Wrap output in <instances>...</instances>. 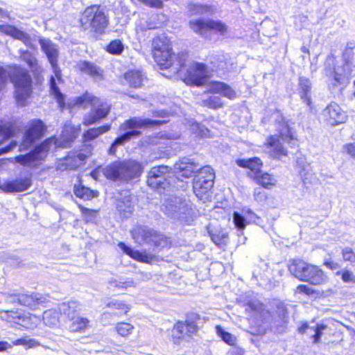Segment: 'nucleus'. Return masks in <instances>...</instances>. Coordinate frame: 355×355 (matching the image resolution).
<instances>
[{
  "label": "nucleus",
  "instance_id": "obj_16",
  "mask_svg": "<svg viewBox=\"0 0 355 355\" xmlns=\"http://www.w3.org/2000/svg\"><path fill=\"white\" fill-rule=\"evenodd\" d=\"M40 44L48 58L55 77L58 80H61V70L58 64V50L56 46L47 39H40Z\"/></svg>",
  "mask_w": 355,
  "mask_h": 355
},
{
  "label": "nucleus",
  "instance_id": "obj_49",
  "mask_svg": "<svg viewBox=\"0 0 355 355\" xmlns=\"http://www.w3.org/2000/svg\"><path fill=\"white\" fill-rule=\"evenodd\" d=\"M209 174L212 176V181H214L215 173L214 169L209 166H205L203 167L200 166L194 178H199L200 177V180H207Z\"/></svg>",
  "mask_w": 355,
  "mask_h": 355
},
{
  "label": "nucleus",
  "instance_id": "obj_4",
  "mask_svg": "<svg viewBox=\"0 0 355 355\" xmlns=\"http://www.w3.org/2000/svg\"><path fill=\"white\" fill-rule=\"evenodd\" d=\"M103 172L108 180L123 183L138 178L142 167L135 160L114 162L103 168Z\"/></svg>",
  "mask_w": 355,
  "mask_h": 355
},
{
  "label": "nucleus",
  "instance_id": "obj_51",
  "mask_svg": "<svg viewBox=\"0 0 355 355\" xmlns=\"http://www.w3.org/2000/svg\"><path fill=\"white\" fill-rule=\"evenodd\" d=\"M49 85L51 94L55 97L58 103H61V102L64 101V96L58 87L55 82V78L53 76H51Z\"/></svg>",
  "mask_w": 355,
  "mask_h": 355
},
{
  "label": "nucleus",
  "instance_id": "obj_28",
  "mask_svg": "<svg viewBox=\"0 0 355 355\" xmlns=\"http://www.w3.org/2000/svg\"><path fill=\"white\" fill-rule=\"evenodd\" d=\"M0 32L21 40L28 46H33L32 40L29 35L13 26L1 24L0 25Z\"/></svg>",
  "mask_w": 355,
  "mask_h": 355
},
{
  "label": "nucleus",
  "instance_id": "obj_17",
  "mask_svg": "<svg viewBox=\"0 0 355 355\" xmlns=\"http://www.w3.org/2000/svg\"><path fill=\"white\" fill-rule=\"evenodd\" d=\"M207 71L206 66L202 63H193L186 71L185 79L191 84L202 85L207 80Z\"/></svg>",
  "mask_w": 355,
  "mask_h": 355
},
{
  "label": "nucleus",
  "instance_id": "obj_1",
  "mask_svg": "<svg viewBox=\"0 0 355 355\" xmlns=\"http://www.w3.org/2000/svg\"><path fill=\"white\" fill-rule=\"evenodd\" d=\"M353 55V50L345 48L343 53L344 64L341 66L336 65V58L333 53L327 57L323 71L334 87L345 86L349 83L354 71L352 63Z\"/></svg>",
  "mask_w": 355,
  "mask_h": 355
},
{
  "label": "nucleus",
  "instance_id": "obj_34",
  "mask_svg": "<svg viewBox=\"0 0 355 355\" xmlns=\"http://www.w3.org/2000/svg\"><path fill=\"white\" fill-rule=\"evenodd\" d=\"M308 263L301 259H294L288 266V270L297 279L302 281L306 274V269L309 267Z\"/></svg>",
  "mask_w": 355,
  "mask_h": 355
},
{
  "label": "nucleus",
  "instance_id": "obj_30",
  "mask_svg": "<svg viewBox=\"0 0 355 355\" xmlns=\"http://www.w3.org/2000/svg\"><path fill=\"white\" fill-rule=\"evenodd\" d=\"M236 164L242 168H248L250 170L248 176L254 179V176L259 174L262 166V162L258 157H252L248 159H238L236 160Z\"/></svg>",
  "mask_w": 355,
  "mask_h": 355
},
{
  "label": "nucleus",
  "instance_id": "obj_55",
  "mask_svg": "<svg viewBox=\"0 0 355 355\" xmlns=\"http://www.w3.org/2000/svg\"><path fill=\"white\" fill-rule=\"evenodd\" d=\"M233 220L236 227L239 230H243L245 227L247 220L245 215L242 216L238 212H234L233 214Z\"/></svg>",
  "mask_w": 355,
  "mask_h": 355
},
{
  "label": "nucleus",
  "instance_id": "obj_46",
  "mask_svg": "<svg viewBox=\"0 0 355 355\" xmlns=\"http://www.w3.org/2000/svg\"><path fill=\"white\" fill-rule=\"evenodd\" d=\"M188 9L190 15H202L205 13L210 12L211 11V6L208 5L190 3L188 6Z\"/></svg>",
  "mask_w": 355,
  "mask_h": 355
},
{
  "label": "nucleus",
  "instance_id": "obj_33",
  "mask_svg": "<svg viewBox=\"0 0 355 355\" xmlns=\"http://www.w3.org/2000/svg\"><path fill=\"white\" fill-rule=\"evenodd\" d=\"M118 245L124 253L129 255L130 257L133 258L135 260L144 263H149L152 260V257L147 254L145 252L135 250L130 247L126 245L123 242H120Z\"/></svg>",
  "mask_w": 355,
  "mask_h": 355
},
{
  "label": "nucleus",
  "instance_id": "obj_62",
  "mask_svg": "<svg viewBox=\"0 0 355 355\" xmlns=\"http://www.w3.org/2000/svg\"><path fill=\"white\" fill-rule=\"evenodd\" d=\"M34 342H35V340H32V339L26 340V338H21L15 340L13 342V345H28V347H32L33 343H34Z\"/></svg>",
  "mask_w": 355,
  "mask_h": 355
},
{
  "label": "nucleus",
  "instance_id": "obj_6",
  "mask_svg": "<svg viewBox=\"0 0 355 355\" xmlns=\"http://www.w3.org/2000/svg\"><path fill=\"white\" fill-rule=\"evenodd\" d=\"M109 19L99 6L87 7L82 14L80 24L85 31H89L97 35L105 33Z\"/></svg>",
  "mask_w": 355,
  "mask_h": 355
},
{
  "label": "nucleus",
  "instance_id": "obj_64",
  "mask_svg": "<svg viewBox=\"0 0 355 355\" xmlns=\"http://www.w3.org/2000/svg\"><path fill=\"white\" fill-rule=\"evenodd\" d=\"M345 148L347 153L355 159V142L345 145Z\"/></svg>",
  "mask_w": 355,
  "mask_h": 355
},
{
  "label": "nucleus",
  "instance_id": "obj_19",
  "mask_svg": "<svg viewBox=\"0 0 355 355\" xmlns=\"http://www.w3.org/2000/svg\"><path fill=\"white\" fill-rule=\"evenodd\" d=\"M200 166L192 159L184 157L174 164L172 170L178 176L190 178L198 171Z\"/></svg>",
  "mask_w": 355,
  "mask_h": 355
},
{
  "label": "nucleus",
  "instance_id": "obj_21",
  "mask_svg": "<svg viewBox=\"0 0 355 355\" xmlns=\"http://www.w3.org/2000/svg\"><path fill=\"white\" fill-rule=\"evenodd\" d=\"M116 207L120 216L123 218L130 217L134 211L132 198L129 191H123L116 200Z\"/></svg>",
  "mask_w": 355,
  "mask_h": 355
},
{
  "label": "nucleus",
  "instance_id": "obj_53",
  "mask_svg": "<svg viewBox=\"0 0 355 355\" xmlns=\"http://www.w3.org/2000/svg\"><path fill=\"white\" fill-rule=\"evenodd\" d=\"M134 327L127 322H119L116 325L115 329L121 336H126L132 333Z\"/></svg>",
  "mask_w": 355,
  "mask_h": 355
},
{
  "label": "nucleus",
  "instance_id": "obj_8",
  "mask_svg": "<svg viewBox=\"0 0 355 355\" xmlns=\"http://www.w3.org/2000/svg\"><path fill=\"white\" fill-rule=\"evenodd\" d=\"M152 46L154 59L162 69H168L173 65L175 55L172 53L170 40L164 34L155 37Z\"/></svg>",
  "mask_w": 355,
  "mask_h": 355
},
{
  "label": "nucleus",
  "instance_id": "obj_11",
  "mask_svg": "<svg viewBox=\"0 0 355 355\" xmlns=\"http://www.w3.org/2000/svg\"><path fill=\"white\" fill-rule=\"evenodd\" d=\"M54 143L53 138H49L35 146L30 153L15 157V162L23 166H30L35 161L43 160Z\"/></svg>",
  "mask_w": 355,
  "mask_h": 355
},
{
  "label": "nucleus",
  "instance_id": "obj_24",
  "mask_svg": "<svg viewBox=\"0 0 355 355\" xmlns=\"http://www.w3.org/2000/svg\"><path fill=\"white\" fill-rule=\"evenodd\" d=\"M32 317L37 318L35 315H24L20 311H8L1 315V318L8 322H15L26 328L31 327Z\"/></svg>",
  "mask_w": 355,
  "mask_h": 355
},
{
  "label": "nucleus",
  "instance_id": "obj_44",
  "mask_svg": "<svg viewBox=\"0 0 355 355\" xmlns=\"http://www.w3.org/2000/svg\"><path fill=\"white\" fill-rule=\"evenodd\" d=\"M74 193L77 197L85 200H89L94 197V191L83 185L75 186Z\"/></svg>",
  "mask_w": 355,
  "mask_h": 355
},
{
  "label": "nucleus",
  "instance_id": "obj_2",
  "mask_svg": "<svg viewBox=\"0 0 355 355\" xmlns=\"http://www.w3.org/2000/svg\"><path fill=\"white\" fill-rule=\"evenodd\" d=\"M275 121L276 129L279 132V136H270L267 139L266 145L269 149L271 156L280 159L287 155L286 149L283 146V143L286 142L291 147L297 144V140L293 137L291 129L285 121L282 114L279 112H275L273 114Z\"/></svg>",
  "mask_w": 355,
  "mask_h": 355
},
{
  "label": "nucleus",
  "instance_id": "obj_61",
  "mask_svg": "<svg viewBox=\"0 0 355 355\" xmlns=\"http://www.w3.org/2000/svg\"><path fill=\"white\" fill-rule=\"evenodd\" d=\"M326 327H327L324 325H317L316 326V328L315 329V334L313 336L314 343H318L319 341V340L320 339V337L322 334V331Z\"/></svg>",
  "mask_w": 355,
  "mask_h": 355
},
{
  "label": "nucleus",
  "instance_id": "obj_9",
  "mask_svg": "<svg viewBox=\"0 0 355 355\" xmlns=\"http://www.w3.org/2000/svg\"><path fill=\"white\" fill-rule=\"evenodd\" d=\"M11 81L15 88L17 102L23 105L24 102L31 93L32 79L28 71L24 69H17L11 77Z\"/></svg>",
  "mask_w": 355,
  "mask_h": 355
},
{
  "label": "nucleus",
  "instance_id": "obj_52",
  "mask_svg": "<svg viewBox=\"0 0 355 355\" xmlns=\"http://www.w3.org/2000/svg\"><path fill=\"white\" fill-rule=\"evenodd\" d=\"M212 241L218 246L226 245L228 241V236L226 233L218 232L210 234Z\"/></svg>",
  "mask_w": 355,
  "mask_h": 355
},
{
  "label": "nucleus",
  "instance_id": "obj_58",
  "mask_svg": "<svg viewBox=\"0 0 355 355\" xmlns=\"http://www.w3.org/2000/svg\"><path fill=\"white\" fill-rule=\"evenodd\" d=\"M107 306L110 308H114L116 309H130L128 306L125 304L122 301H119L117 300H112L107 304Z\"/></svg>",
  "mask_w": 355,
  "mask_h": 355
},
{
  "label": "nucleus",
  "instance_id": "obj_14",
  "mask_svg": "<svg viewBox=\"0 0 355 355\" xmlns=\"http://www.w3.org/2000/svg\"><path fill=\"white\" fill-rule=\"evenodd\" d=\"M190 28L196 33L205 36L208 30H213L223 34L227 30V26L220 20L198 19L189 21Z\"/></svg>",
  "mask_w": 355,
  "mask_h": 355
},
{
  "label": "nucleus",
  "instance_id": "obj_25",
  "mask_svg": "<svg viewBox=\"0 0 355 355\" xmlns=\"http://www.w3.org/2000/svg\"><path fill=\"white\" fill-rule=\"evenodd\" d=\"M31 186V178L26 177L5 182L1 185L0 188L5 192L13 193L26 191Z\"/></svg>",
  "mask_w": 355,
  "mask_h": 355
},
{
  "label": "nucleus",
  "instance_id": "obj_36",
  "mask_svg": "<svg viewBox=\"0 0 355 355\" xmlns=\"http://www.w3.org/2000/svg\"><path fill=\"white\" fill-rule=\"evenodd\" d=\"M58 309L60 313L65 315L69 320L78 315L80 311V304L76 301L63 302L59 305Z\"/></svg>",
  "mask_w": 355,
  "mask_h": 355
},
{
  "label": "nucleus",
  "instance_id": "obj_50",
  "mask_svg": "<svg viewBox=\"0 0 355 355\" xmlns=\"http://www.w3.org/2000/svg\"><path fill=\"white\" fill-rule=\"evenodd\" d=\"M202 105L211 109H218L223 106L221 98L218 96H211L202 102Z\"/></svg>",
  "mask_w": 355,
  "mask_h": 355
},
{
  "label": "nucleus",
  "instance_id": "obj_23",
  "mask_svg": "<svg viewBox=\"0 0 355 355\" xmlns=\"http://www.w3.org/2000/svg\"><path fill=\"white\" fill-rule=\"evenodd\" d=\"M197 331V325L194 322L186 320L178 321L174 325L172 330V337L173 342L178 343L177 340H180L183 338L184 335L191 336Z\"/></svg>",
  "mask_w": 355,
  "mask_h": 355
},
{
  "label": "nucleus",
  "instance_id": "obj_27",
  "mask_svg": "<svg viewBox=\"0 0 355 355\" xmlns=\"http://www.w3.org/2000/svg\"><path fill=\"white\" fill-rule=\"evenodd\" d=\"M18 303L22 306H28L31 309H35L39 304H44L46 302V298L40 293L28 294H19L15 297Z\"/></svg>",
  "mask_w": 355,
  "mask_h": 355
},
{
  "label": "nucleus",
  "instance_id": "obj_32",
  "mask_svg": "<svg viewBox=\"0 0 355 355\" xmlns=\"http://www.w3.org/2000/svg\"><path fill=\"white\" fill-rule=\"evenodd\" d=\"M213 185L212 176L209 174L207 180H200V177L199 178H194L193 189L196 196L201 198L204 194L212 188Z\"/></svg>",
  "mask_w": 355,
  "mask_h": 355
},
{
  "label": "nucleus",
  "instance_id": "obj_43",
  "mask_svg": "<svg viewBox=\"0 0 355 355\" xmlns=\"http://www.w3.org/2000/svg\"><path fill=\"white\" fill-rule=\"evenodd\" d=\"M21 58L33 71L40 72V67L38 66L37 60L31 53L25 51L21 54Z\"/></svg>",
  "mask_w": 355,
  "mask_h": 355
},
{
  "label": "nucleus",
  "instance_id": "obj_3",
  "mask_svg": "<svg viewBox=\"0 0 355 355\" xmlns=\"http://www.w3.org/2000/svg\"><path fill=\"white\" fill-rule=\"evenodd\" d=\"M161 211L168 217L178 220L182 223L190 225L196 215L189 200L179 196H169L164 199Z\"/></svg>",
  "mask_w": 355,
  "mask_h": 355
},
{
  "label": "nucleus",
  "instance_id": "obj_40",
  "mask_svg": "<svg viewBox=\"0 0 355 355\" xmlns=\"http://www.w3.org/2000/svg\"><path fill=\"white\" fill-rule=\"evenodd\" d=\"M69 329L71 331L77 332L84 331L88 326L89 320L86 318H82L78 315L71 318Z\"/></svg>",
  "mask_w": 355,
  "mask_h": 355
},
{
  "label": "nucleus",
  "instance_id": "obj_13",
  "mask_svg": "<svg viewBox=\"0 0 355 355\" xmlns=\"http://www.w3.org/2000/svg\"><path fill=\"white\" fill-rule=\"evenodd\" d=\"M169 169L172 170V168L164 165L153 167L148 172V185L155 189H165L168 187Z\"/></svg>",
  "mask_w": 355,
  "mask_h": 355
},
{
  "label": "nucleus",
  "instance_id": "obj_29",
  "mask_svg": "<svg viewBox=\"0 0 355 355\" xmlns=\"http://www.w3.org/2000/svg\"><path fill=\"white\" fill-rule=\"evenodd\" d=\"M80 132V125H65L61 133L60 144L62 147L70 146L71 144L78 137Z\"/></svg>",
  "mask_w": 355,
  "mask_h": 355
},
{
  "label": "nucleus",
  "instance_id": "obj_20",
  "mask_svg": "<svg viewBox=\"0 0 355 355\" xmlns=\"http://www.w3.org/2000/svg\"><path fill=\"white\" fill-rule=\"evenodd\" d=\"M165 123L162 120H153L150 119H142L139 117H132L126 120L120 125V130L126 131L128 129L147 128L160 125Z\"/></svg>",
  "mask_w": 355,
  "mask_h": 355
},
{
  "label": "nucleus",
  "instance_id": "obj_12",
  "mask_svg": "<svg viewBox=\"0 0 355 355\" xmlns=\"http://www.w3.org/2000/svg\"><path fill=\"white\" fill-rule=\"evenodd\" d=\"M54 143L53 138H49L35 146L30 153L15 157V162L23 166H30L35 161L43 160Z\"/></svg>",
  "mask_w": 355,
  "mask_h": 355
},
{
  "label": "nucleus",
  "instance_id": "obj_59",
  "mask_svg": "<svg viewBox=\"0 0 355 355\" xmlns=\"http://www.w3.org/2000/svg\"><path fill=\"white\" fill-rule=\"evenodd\" d=\"M243 213L245 214L247 223H257V220L259 218L256 214H254L251 209H248V210H243Z\"/></svg>",
  "mask_w": 355,
  "mask_h": 355
},
{
  "label": "nucleus",
  "instance_id": "obj_42",
  "mask_svg": "<svg viewBox=\"0 0 355 355\" xmlns=\"http://www.w3.org/2000/svg\"><path fill=\"white\" fill-rule=\"evenodd\" d=\"M108 284L110 286L116 288H128V287H132L135 286V282L130 278H121L116 279L111 278L108 281Z\"/></svg>",
  "mask_w": 355,
  "mask_h": 355
},
{
  "label": "nucleus",
  "instance_id": "obj_57",
  "mask_svg": "<svg viewBox=\"0 0 355 355\" xmlns=\"http://www.w3.org/2000/svg\"><path fill=\"white\" fill-rule=\"evenodd\" d=\"M343 258L345 261L355 263V253L350 248H345L342 251Z\"/></svg>",
  "mask_w": 355,
  "mask_h": 355
},
{
  "label": "nucleus",
  "instance_id": "obj_39",
  "mask_svg": "<svg viewBox=\"0 0 355 355\" xmlns=\"http://www.w3.org/2000/svg\"><path fill=\"white\" fill-rule=\"evenodd\" d=\"M110 130V125H105L98 128H90L84 132L83 135V141L87 142L94 140Z\"/></svg>",
  "mask_w": 355,
  "mask_h": 355
},
{
  "label": "nucleus",
  "instance_id": "obj_63",
  "mask_svg": "<svg viewBox=\"0 0 355 355\" xmlns=\"http://www.w3.org/2000/svg\"><path fill=\"white\" fill-rule=\"evenodd\" d=\"M297 291L300 293H304L306 295H311L313 293V290L308 285H300L297 287Z\"/></svg>",
  "mask_w": 355,
  "mask_h": 355
},
{
  "label": "nucleus",
  "instance_id": "obj_15",
  "mask_svg": "<svg viewBox=\"0 0 355 355\" xmlns=\"http://www.w3.org/2000/svg\"><path fill=\"white\" fill-rule=\"evenodd\" d=\"M323 120L329 125L336 126L344 123L347 115L336 102H331L322 112Z\"/></svg>",
  "mask_w": 355,
  "mask_h": 355
},
{
  "label": "nucleus",
  "instance_id": "obj_56",
  "mask_svg": "<svg viewBox=\"0 0 355 355\" xmlns=\"http://www.w3.org/2000/svg\"><path fill=\"white\" fill-rule=\"evenodd\" d=\"M337 275H341L342 280L345 283L354 284L355 283V275L354 273L347 270H345L343 271H338L336 272Z\"/></svg>",
  "mask_w": 355,
  "mask_h": 355
},
{
  "label": "nucleus",
  "instance_id": "obj_38",
  "mask_svg": "<svg viewBox=\"0 0 355 355\" xmlns=\"http://www.w3.org/2000/svg\"><path fill=\"white\" fill-rule=\"evenodd\" d=\"M210 89L215 93L222 94L224 96L233 99L236 94L229 85L223 82H214L210 86Z\"/></svg>",
  "mask_w": 355,
  "mask_h": 355
},
{
  "label": "nucleus",
  "instance_id": "obj_31",
  "mask_svg": "<svg viewBox=\"0 0 355 355\" xmlns=\"http://www.w3.org/2000/svg\"><path fill=\"white\" fill-rule=\"evenodd\" d=\"M77 68L83 73L90 76L94 79L102 80L103 70L93 62L89 61H80Z\"/></svg>",
  "mask_w": 355,
  "mask_h": 355
},
{
  "label": "nucleus",
  "instance_id": "obj_48",
  "mask_svg": "<svg viewBox=\"0 0 355 355\" xmlns=\"http://www.w3.org/2000/svg\"><path fill=\"white\" fill-rule=\"evenodd\" d=\"M141 132L135 130H132L130 131H127L124 134L118 137L115 140V145L118 146L123 144L125 142L129 141L131 138L138 137L140 135Z\"/></svg>",
  "mask_w": 355,
  "mask_h": 355
},
{
  "label": "nucleus",
  "instance_id": "obj_47",
  "mask_svg": "<svg viewBox=\"0 0 355 355\" xmlns=\"http://www.w3.org/2000/svg\"><path fill=\"white\" fill-rule=\"evenodd\" d=\"M124 49V46L120 40H114L107 46L106 50L113 55H120Z\"/></svg>",
  "mask_w": 355,
  "mask_h": 355
},
{
  "label": "nucleus",
  "instance_id": "obj_37",
  "mask_svg": "<svg viewBox=\"0 0 355 355\" xmlns=\"http://www.w3.org/2000/svg\"><path fill=\"white\" fill-rule=\"evenodd\" d=\"M124 77L130 86L135 88L141 87L146 78L144 74L139 70H130L125 73Z\"/></svg>",
  "mask_w": 355,
  "mask_h": 355
},
{
  "label": "nucleus",
  "instance_id": "obj_18",
  "mask_svg": "<svg viewBox=\"0 0 355 355\" xmlns=\"http://www.w3.org/2000/svg\"><path fill=\"white\" fill-rule=\"evenodd\" d=\"M87 155L81 152L69 153L64 159L58 164L59 170H75L85 163Z\"/></svg>",
  "mask_w": 355,
  "mask_h": 355
},
{
  "label": "nucleus",
  "instance_id": "obj_22",
  "mask_svg": "<svg viewBox=\"0 0 355 355\" xmlns=\"http://www.w3.org/2000/svg\"><path fill=\"white\" fill-rule=\"evenodd\" d=\"M297 94L301 100L310 110L312 109V83L311 80L304 76H300L297 84Z\"/></svg>",
  "mask_w": 355,
  "mask_h": 355
},
{
  "label": "nucleus",
  "instance_id": "obj_7",
  "mask_svg": "<svg viewBox=\"0 0 355 355\" xmlns=\"http://www.w3.org/2000/svg\"><path fill=\"white\" fill-rule=\"evenodd\" d=\"M135 243L150 245L159 248L167 247L169 242L165 235L147 225H138L131 230Z\"/></svg>",
  "mask_w": 355,
  "mask_h": 355
},
{
  "label": "nucleus",
  "instance_id": "obj_26",
  "mask_svg": "<svg viewBox=\"0 0 355 355\" xmlns=\"http://www.w3.org/2000/svg\"><path fill=\"white\" fill-rule=\"evenodd\" d=\"M302 281L306 282L312 285H320L327 281V277L317 266L310 264L306 269V274Z\"/></svg>",
  "mask_w": 355,
  "mask_h": 355
},
{
  "label": "nucleus",
  "instance_id": "obj_10",
  "mask_svg": "<svg viewBox=\"0 0 355 355\" xmlns=\"http://www.w3.org/2000/svg\"><path fill=\"white\" fill-rule=\"evenodd\" d=\"M46 130L44 122L37 119L31 120L24 134L21 142L19 145V150H27L36 141L41 139Z\"/></svg>",
  "mask_w": 355,
  "mask_h": 355
},
{
  "label": "nucleus",
  "instance_id": "obj_35",
  "mask_svg": "<svg viewBox=\"0 0 355 355\" xmlns=\"http://www.w3.org/2000/svg\"><path fill=\"white\" fill-rule=\"evenodd\" d=\"M245 310L252 312L256 317L259 315L264 320L270 316V313L265 309L264 305L257 300H250L246 304Z\"/></svg>",
  "mask_w": 355,
  "mask_h": 355
},
{
  "label": "nucleus",
  "instance_id": "obj_41",
  "mask_svg": "<svg viewBox=\"0 0 355 355\" xmlns=\"http://www.w3.org/2000/svg\"><path fill=\"white\" fill-rule=\"evenodd\" d=\"M254 180L265 188H269V187L274 185L276 182L272 175L268 173L262 172L254 176Z\"/></svg>",
  "mask_w": 355,
  "mask_h": 355
},
{
  "label": "nucleus",
  "instance_id": "obj_60",
  "mask_svg": "<svg viewBox=\"0 0 355 355\" xmlns=\"http://www.w3.org/2000/svg\"><path fill=\"white\" fill-rule=\"evenodd\" d=\"M82 213L87 217V220H92L94 218H96L97 211L96 210L87 209V208H82Z\"/></svg>",
  "mask_w": 355,
  "mask_h": 355
},
{
  "label": "nucleus",
  "instance_id": "obj_5",
  "mask_svg": "<svg viewBox=\"0 0 355 355\" xmlns=\"http://www.w3.org/2000/svg\"><path fill=\"white\" fill-rule=\"evenodd\" d=\"M76 104L84 107L90 104L92 107L91 112L83 117V123L85 125H92L104 119L107 116L111 109L110 105L107 102L87 92L81 96L77 97Z\"/></svg>",
  "mask_w": 355,
  "mask_h": 355
},
{
  "label": "nucleus",
  "instance_id": "obj_54",
  "mask_svg": "<svg viewBox=\"0 0 355 355\" xmlns=\"http://www.w3.org/2000/svg\"><path fill=\"white\" fill-rule=\"evenodd\" d=\"M44 323L49 326H53L58 323L57 313L51 310L45 311L43 313Z\"/></svg>",
  "mask_w": 355,
  "mask_h": 355
},
{
  "label": "nucleus",
  "instance_id": "obj_45",
  "mask_svg": "<svg viewBox=\"0 0 355 355\" xmlns=\"http://www.w3.org/2000/svg\"><path fill=\"white\" fill-rule=\"evenodd\" d=\"M216 331L218 336L227 344L230 345H234L236 344V338L233 334L225 331L222 327L217 325Z\"/></svg>",
  "mask_w": 355,
  "mask_h": 355
}]
</instances>
